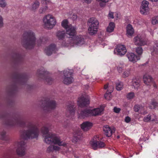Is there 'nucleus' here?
<instances>
[{
  "mask_svg": "<svg viewBox=\"0 0 158 158\" xmlns=\"http://www.w3.org/2000/svg\"><path fill=\"white\" fill-rule=\"evenodd\" d=\"M42 132L44 139L45 142L47 143H53L59 146H62L67 148V144L63 141H61L60 138L55 134L48 132V128L43 127L41 129Z\"/></svg>",
  "mask_w": 158,
  "mask_h": 158,
  "instance_id": "nucleus-1",
  "label": "nucleus"
},
{
  "mask_svg": "<svg viewBox=\"0 0 158 158\" xmlns=\"http://www.w3.org/2000/svg\"><path fill=\"white\" fill-rule=\"evenodd\" d=\"M35 42L34 34L32 32L29 31L24 33L22 43L26 48H32L35 45Z\"/></svg>",
  "mask_w": 158,
  "mask_h": 158,
  "instance_id": "nucleus-2",
  "label": "nucleus"
},
{
  "mask_svg": "<svg viewBox=\"0 0 158 158\" xmlns=\"http://www.w3.org/2000/svg\"><path fill=\"white\" fill-rule=\"evenodd\" d=\"M104 110V107L102 106L99 108L93 109H87L81 111H78V118H84L89 116H96L102 114Z\"/></svg>",
  "mask_w": 158,
  "mask_h": 158,
  "instance_id": "nucleus-3",
  "label": "nucleus"
},
{
  "mask_svg": "<svg viewBox=\"0 0 158 158\" xmlns=\"http://www.w3.org/2000/svg\"><path fill=\"white\" fill-rule=\"evenodd\" d=\"M43 22L45 27L49 29L52 28L56 23L55 18L50 14H47L44 16Z\"/></svg>",
  "mask_w": 158,
  "mask_h": 158,
  "instance_id": "nucleus-4",
  "label": "nucleus"
},
{
  "mask_svg": "<svg viewBox=\"0 0 158 158\" xmlns=\"http://www.w3.org/2000/svg\"><path fill=\"white\" fill-rule=\"evenodd\" d=\"M38 135V129L36 127L32 126L29 130L22 133L21 137L24 139H32L37 137Z\"/></svg>",
  "mask_w": 158,
  "mask_h": 158,
  "instance_id": "nucleus-5",
  "label": "nucleus"
},
{
  "mask_svg": "<svg viewBox=\"0 0 158 158\" xmlns=\"http://www.w3.org/2000/svg\"><path fill=\"white\" fill-rule=\"evenodd\" d=\"M89 33L91 35L96 34L98 31L99 23L97 20L94 18H90L88 21Z\"/></svg>",
  "mask_w": 158,
  "mask_h": 158,
  "instance_id": "nucleus-6",
  "label": "nucleus"
},
{
  "mask_svg": "<svg viewBox=\"0 0 158 158\" xmlns=\"http://www.w3.org/2000/svg\"><path fill=\"white\" fill-rule=\"evenodd\" d=\"M99 140V136L97 135L95 136L90 142V144L93 149L96 150L105 147L106 145L104 143Z\"/></svg>",
  "mask_w": 158,
  "mask_h": 158,
  "instance_id": "nucleus-7",
  "label": "nucleus"
},
{
  "mask_svg": "<svg viewBox=\"0 0 158 158\" xmlns=\"http://www.w3.org/2000/svg\"><path fill=\"white\" fill-rule=\"evenodd\" d=\"M62 26L66 30L67 33L70 36H74L76 33V28L71 25H68V22L67 19L63 20L61 23Z\"/></svg>",
  "mask_w": 158,
  "mask_h": 158,
  "instance_id": "nucleus-8",
  "label": "nucleus"
},
{
  "mask_svg": "<svg viewBox=\"0 0 158 158\" xmlns=\"http://www.w3.org/2000/svg\"><path fill=\"white\" fill-rule=\"evenodd\" d=\"M145 38L144 34L143 33L139 34L134 38L133 42L137 45L144 46L147 44V41Z\"/></svg>",
  "mask_w": 158,
  "mask_h": 158,
  "instance_id": "nucleus-9",
  "label": "nucleus"
},
{
  "mask_svg": "<svg viewBox=\"0 0 158 158\" xmlns=\"http://www.w3.org/2000/svg\"><path fill=\"white\" fill-rule=\"evenodd\" d=\"M70 40L69 44L70 46H81L84 43V38L81 35L73 37Z\"/></svg>",
  "mask_w": 158,
  "mask_h": 158,
  "instance_id": "nucleus-10",
  "label": "nucleus"
},
{
  "mask_svg": "<svg viewBox=\"0 0 158 158\" xmlns=\"http://www.w3.org/2000/svg\"><path fill=\"white\" fill-rule=\"evenodd\" d=\"M77 102L78 106L81 107L88 104L89 103V96L86 94L82 95L78 98Z\"/></svg>",
  "mask_w": 158,
  "mask_h": 158,
  "instance_id": "nucleus-11",
  "label": "nucleus"
},
{
  "mask_svg": "<svg viewBox=\"0 0 158 158\" xmlns=\"http://www.w3.org/2000/svg\"><path fill=\"white\" fill-rule=\"evenodd\" d=\"M64 77L63 79V82L65 84L68 85L72 83L73 81L72 76V72L69 70L64 71Z\"/></svg>",
  "mask_w": 158,
  "mask_h": 158,
  "instance_id": "nucleus-12",
  "label": "nucleus"
},
{
  "mask_svg": "<svg viewBox=\"0 0 158 158\" xmlns=\"http://www.w3.org/2000/svg\"><path fill=\"white\" fill-rule=\"evenodd\" d=\"M18 148L16 150V153L19 156H24L26 154L25 143L24 142H21L18 143Z\"/></svg>",
  "mask_w": 158,
  "mask_h": 158,
  "instance_id": "nucleus-13",
  "label": "nucleus"
},
{
  "mask_svg": "<svg viewBox=\"0 0 158 158\" xmlns=\"http://www.w3.org/2000/svg\"><path fill=\"white\" fill-rule=\"evenodd\" d=\"M127 52L125 46L123 45H118L114 50V53L120 56L124 55Z\"/></svg>",
  "mask_w": 158,
  "mask_h": 158,
  "instance_id": "nucleus-14",
  "label": "nucleus"
},
{
  "mask_svg": "<svg viewBox=\"0 0 158 158\" xmlns=\"http://www.w3.org/2000/svg\"><path fill=\"white\" fill-rule=\"evenodd\" d=\"M143 81L145 84L147 85H152L154 87L156 88L157 85L154 81L153 79L150 76L145 75L143 76Z\"/></svg>",
  "mask_w": 158,
  "mask_h": 158,
  "instance_id": "nucleus-15",
  "label": "nucleus"
},
{
  "mask_svg": "<svg viewBox=\"0 0 158 158\" xmlns=\"http://www.w3.org/2000/svg\"><path fill=\"white\" fill-rule=\"evenodd\" d=\"M149 2L147 1H143L142 2L141 8L140 10L141 13L143 15H146L149 11L148 6Z\"/></svg>",
  "mask_w": 158,
  "mask_h": 158,
  "instance_id": "nucleus-16",
  "label": "nucleus"
},
{
  "mask_svg": "<svg viewBox=\"0 0 158 158\" xmlns=\"http://www.w3.org/2000/svg\"><path fill=\"white\" fill-rule=\"evenodd\" d=\"M129 61L135 63L140 59L139 56H137L135 54L132 52H128L126 55Z\"/></svg>",
  "mask_w": 158,
  "mask_h": 158,
  "instance_id": "nucleus-17",
  "label": "nucleus"
},
{
  "mask_svg": "<svg viewBox=\"0 0 158 158\" xmlns=\"http://www.w3.org/2000/svg\"><path fill=\"white\" fill-rule=\"evenodd\" d=\"M75 107L73 103L69 104L67 106L66 116L67 117L72 116L75 113Z\"/></svg>",
  "mask_w": 158,
  "mask_h": 158,
  "instance_id": "nucleus-18",
  "label": "nucleus"
},
{
  "mask_svg": "<svg viewBox=\"0 0 158 158\" xmlns=\"http://www.w3.org/2000/svg\"><path fill=\"white\" fill-rule=\"evenodd\" d=\"M103 131L105 135L107 137H110L112 135L114 131L112 130L108 126L105 125L103 128Z\"/></svg>",
  "mask_w": 158,
  "mask_h": 158,
  "instance_id": "nucleus-19",
  "label": "nucleus"
},
{
  "mask_svg": "<svg viewBox=\"0 0 158 158\" xmlns=\"http://www.w3.org/2000/svg\"><path fill=\"white\" fill-rule=\"evenodd\" d=\"M56 49L55 45L54 44H51L50 46L46 48L45 50V52L48 56L50 55L53 52L56 51Z\"/></svg>",
  "mask_w": 158,
  "mask_h": 158,
  "instance_id": "nucleus-20",
  "label": "nucleus"
},
{
  "mask_svg": "<svg viewBox=\"0 0 158 158\" xmlns=\"http://www.w3.org/2000/svg\"><path fill=\"white\" fill-rule=\"evenodd\" d=\"M92 126V123L89 122H85L81 124V127L83 130L87 131L90 129Z\"/></svg>",
  "mask_w": 158,
  "mask_h": 158,
  "instance_id": "nucleus-21",
  "label": "nucleus"
},
{
  "mask_svg": "<svg viewBox=\"0 0 158 158\" xmlns=\"http://www.w3.org/2000/svg\"><path fill=\"white\" fill-rule=\"evenodd\" d=\"M134 33V31L132 26L130 24L127 25V27L126 35L128 37H131Z\"/></svg>",
  "mask_w": 158,
  "mask_h": 158,
  "instance_id": "nucleus-22",
  "label": "nucleus"
},
{
  "mask_svg": "<svg viewBox=\"0 0 158 158\" xmlns=\"http://www.w3.org/2000/svg\"><path fill=\"white\" fill-rule=\"evenodd\" d=\"M56 106V104L54 101H51L47 102L46 103V108L48 109H53L55 108Z\"/></svg>",
  "mask_w": 158,
  "mask_h": 158,
  "instance_id": "nucleus-23",
  "label": "nucleus"
},
{
  "mask_svg": "<svg viewBox=\"0 0 158 158\" xmlns=\"http://www.w3.org/2000/svg\"><path fill=\"white\" fill-rule=\"evenodd\" d=\"M140 80L138 78H134L133 79L132 85L135 89H137L140 86Z\"/></svg>",
  "mask_w": 158,
  "mask_h": 158,
  "instance_id": "nucleus-24",
  "label": "nucleus"
},
{
  "mask_svg": "<svg viewBox=\"0 0 158 158\" xmlns=\"http://www.w3.org/2000/svg\"><path fill=\"white\" fill-rule=\"evenodd\" d=\"M115 27V24L113 22L110 23L106 28L107 32L111 33L113 31Z\"/></svg>",
  "mask_w": 158,
  "mask_h": 158,
  "instance_id": "nucleus-25",
  "label": "nucleus"
},
{
  "mask_svg": "<svg viewBox=\"0 0 158 158\" xmlns=\"http://www.w3.org/2000/svg\"><path fill=\"white\" fill-rule=\"evenodd\" d=\"M60 148L58 146L50 145L47 149L48 152H52L54 151H58L60 149Z\"/></svg>",
  "mask_w": 158,
  "mask_h": 158,
  "instance_id": "nucleus-26",
  "label": "nucleus"
},
{
  "mask_svg": "<svg viewBox=\"0 0 158 158\" xmlns=\"http://www.w3.org/2000/svg\"><path fill=\"white\" fill-rule=\"evenodd\" d=\"M118 72L121 73L123 67V63L122 62H117L115 64Z\"/></svg>",
  "mask_w": 158,
  "mask_h": 158,
  "instance_id": "nucleus-27",
  "label": "nucleus"
},
{
  "mask_svg": "<svg viewBox=\"0 0 158 158\" xmlns=\"http://www.w3.org/2000/svg\"><path fill=\"white\" fill-rule=\"evenodd\" d=\"M113 90V87H112L110 88V91L108 92H106L105 94L104 97L105 98L108 100H110L112 98V96L111 94V93Z\"/></svg>",
  "mask_w": 158,
  "mask_h": 158,
  "instance_id": "nucleus-28",
  "label": "nucleus"
},
{
  "mask_svg": "<svg viewBox=\"0 0 158 158\" xmlns=\"http://www.w3.org/2000/svg\"><path fill=\"white\" fill-rule=\"evenodd\" d=\"M65 35V32L64 31H58L56 33V36L59 39H62Z\"/></svg>",
  "mask_w": 158,
  "mask_h": 158,
  "instance_id": "nucleus-29",
  "label": "nucleus"
},
{
  "mask_svg": "<svg viewBox=\"0 0 158 158\" xmlns=\"http://www.w3.org/2000/svg\"><path fill=\"white\" fill-rule=\"evenodd\" d=\"M97 1L99 2V5L101 7H105L106 3L110 1V0H96Z\"/></svg>",
  "mask_w": 158,
  "mask_h": 158,
  "instance_id": "nucleus-30",
  "label": "nucleus"
},
{
  "mask_svg": "<svg viewBox=\"0 0 158 158\" xmlns=\"http://www.w3.org/2000/svg\"><path fill=\"white\" fill-rule=\"evenodd\" d=\"M81 137V135H80L75 134L73 136L72 141L73 143H76L79 140Z\"/></svg>",
  "mask_w": 158,
  "mask_h": 158,
  "instance_id": "nucleus-31",
  "label": "nucleus"
},
{
  "mask_svg": "<svg viewBox=\"0 0 158 158\" xmlns=\"http://www.w3.org/2000/svg\"><path fill=\"white\" fill-rule=\"evenodd\" d=\"M131 69H128L126 70L123 73L122 76L124 78H126L128 77L130 74Z\"/></svg>",
  "mask_w": 158,
  "mask_h": 158,
  "instance_id": "nucleus-32",
  "label": "nucleus"
},
{
  "mask_svg": "<svg viewBox=\"0 0 158 158\" xmlns=\"http://www.w3.org/2000/svg\"><path fill=\"white\" fill-rule=\"evenodd\" d=\"M123 84L120 81H118L116 83V88L118 90H121L123 88Z\"/></svg>",
  "mask_w": 158,
  "mask_h": 158,
  "instance_id": "nucleus-33",
  "label": "nucleus"
},
{
  "mask_svg": "<svg viewBox=\"0 0 158 158\" xmlns=\"http://www.w3.org/2000/svg\"><path fill=\"white\" fill-rule=\"evenodd\" d=\"M40 5V2L37 1H35L33 3L32 9L33 10H35L38 8Z\"/></svg>",
  "mask_w": 158,
  "mask_h": 158,
  "instance_id": "nucleus-34",
  "label": "nucleus"
},
{
  "mask_svg": "<svg viewBox=\"0 0 158 158\" xmlns=\"http://www.w3.org/2000/svg\"><path fill=\"white\" fill-rule=\"evenodd\" d=\"M135 94L133 92H130L127 95V98L128 99H132L135 97Z\"/></svg>",
  "mask_w": 158,
  "mask_h": 158,
  "instance_id": "nucleus-35",
  "label": "nucleus"
},
{
  "mask_svg": "<svg viewBox=\"0 0 158 158\" xmlns=\"http://www.w3.org/2000/svg\"><path fill=\"white\" fill-rule=\"evenodd\" d=\"M139 112L143 115L145 114L147 112L145 110V108L142 106H140V109Z\"/></svg>",
  "mask_w": 158,
  "mask_h": 158,
  "instance_id": "nucleus-36",
  "label": "nucleus"
},
{
  "mask_svg": "<svg viewBox=\"0 0 158 158\" xmlns=\"http://www.w3.org/2000/svg\"><path fill=\"white\" fill-rule=\"evenodd\" d=\"M7 3L6 0H0V6L2 8L6 7Z\"/></svg>",
  "mask_w": 158,
  "mask_h": 158,
  "instance_id": "nucleus-37",
  "label": "nucleus"
},
{
  "mask_svg": "<svg viewBox=\"0 0 158 158\" xmlns=\"http://www.w3.org/2000/svg\"><path fill=\"white\" fill-rule=\"evenodd\" d=\"M158 106V103L155 101H152L151 103L150 107L151 109H154Z\"/></svg>",
  "mask_w": 158,
  "mask_h": 158,
  "instance_id": "nucleus-38",
  "label": "nucleus"
},
{
  "mask_svg": "<svg viewBox=\"0 0 158 158\" xmlns=\"http://www.w3.org/2000/svg\"><path fill=\"white\" fill-rule=\"evenodd\" d=\"M143 49L141 47H137L136 49V52L139 55H141L143 53Z\"/></svg>",
  "mask_w": 158,
  "mask_h": 158,
  "instance_id": "nucleus-39",
  "label": "nucleus"
},
{
  "mask_svg": "<svg viewBox=\"0 0 158 158\" xmlns=\"http://www.w3.org/2000/svg\"><path fill=\"white\" fill-rule=\"evenodd\" d=\"M151 121L156 122L158 121V118L154 114H150Z\"/></svg>",
  "mask_w": 158,
  "mask_h": 158,
  "instance_id": "nucleus-40",
  "label": "nucleus"
},
{
  "mask_svg": "<svg viewBox=\"0 0 158 158\" xmlns=\"http://www.w3.org/2000/svg\"><path fill=\"white\" fill-rule=\"evenodd\" d=\"M150 114L145 116L143 118V121L144 122H147L151 121Z\"/></svg>",
  "mask_w": 158,
  "mask_h": 158,
  "instance_id": "nucleus-41",
  "label": "nucleus"
},
{
  "mask_svg": "<svg viewBox=\"0 0 158 158\" xmlns=\"http://www.w3.org/2000/svg\"><path fill=\"white\" fill-rule=\"evenodd\" d=\"M46 41V39L44 38H42L40 39V40H37L36 41V43L37 44L38 46H39L40 44V43H44Z\"/></svg>",
  "mask_w": 158,
  "mask_h": 158,
  "instance_id": "nucleus-42",
  "label": "nucleus"
},
{
  "mask_svg": "<svg viewBox=\"0 0 158 158\" xmlns=\"http://www.w3.org/2000/svg\"><path fill=\"white\" fill-rule=\"evenodd\" d=\"M152 23L153 25L158 23V17L153 18L152 20Z\"/></svg>",
  "mask_w": 158,
  "mask_h": 158,
  "instance_id": "nucleus-43",
  "label": "nucleus"
},
{
  "mask_svg": "<svg viewBox=\"0 0 158 158\" xmlns=\"http://www.w3.org/2000/svg\"><path fill=\"white\" fill-rule=\"evenodd\" d=\"M6 132L5 131H3L0 133V138L2 139H4L5 137Z\"/></svg>",
  "mask_w": 158,
  "mask_h": 158,
  "instance_id": "nucleus-44",
  "label": "nucleus"
},
{
  "mask_svg": "<svg viewBox=\"0 0 158 158\" xmlns=\"http://www.w3.org/2000/svg\"><path fill=\"white\" fill-rule=\"evenodd\" d=\"M48 9V7L45 6L43 8H41L39 10V12L41 13H43L44 12Z\"/></svg>",
  "mask_w": 158,
  "mask_h": 158,
  "instance_id": "nucleus-45",
  "label": "nucleus"
},
{
  "mask_svg": "<svg viewBox=\"0 0 158 158\" xmlns=\"http://www.w3.org/2000/svg\"><path fill=\"white\" fill-rule=\"evenodd\" d=\"M121 110V109L117 107H114L113 109L114 111L116 113H119Z\"/></svg>",
  "mask_w": 158,
  "mask_h": 158,
  "instance_id": "nucleus-46",
  "label": "nucleus"
},
{
  "mask_svg": "<svg viewBox=\"0 0 158 158\" xmlns=\"http://www.w3.org/2000/svg\"><path fill=\"white\" fill-rule=\"evenodd\" d=\"M66 153H69L74 154V151L72 150L71 148H69L68 150H66Z\"/></svg>",
  "mask_w": 158,
  "mask_h": 158,
  "instance_id": "nucleus-47",
  "label": "nucleus"
},
{
  "mask_svg": "<svg viewBox=\"0 0 158 158\" xmlns=\"http://www.w3.org/2000/svg\"><path fill=\"white\" fill-rule=\"evenodd\" d=\"M139 109H140V105H135L134 108V110L135 112H139Z\"/></svg>",
  "mask_w": 158,
  "mask_h": 158,
  "instance_id": "nucleus-48",
  "label": "nucleus"
},
{
  "mask_svg": "<svg viewBox=\"0 0 158 158\" xmlns=\"http://www.w3.org/2000/svg\"><path fill=\"white\" fill-rule=\"evenodd\" d=\"M3 27V19L2 17L0 16V28Z\"/></svg>",
  "mask_w": 158,
  "mask_h": 158,
  "instance_id": "nucleus-49",
  "label": "nucleus"
},
{
  "mask_svg": "<svg viewBox=\"0 0 158 158\" xmlns=\"http://www.w3.org/2000/svg\"><path fill=\"white\" fill-rule=\"evenodd\" d=\"M131 121V118L128 116H127L125 118V121L127 123H128Z\"/></svg>",
  "mask_w": 158,
  "mask_h": 158,
  "instance_id": "nucleus-50",
  "label": "nucleus"
},
{
  "mask_svg": "<svg viewBox=\"0 0 158 158\" xmlns=\"http://www.w3.org/2000/svg\"><path fill=\"white\" fill-rule=\"evenodd\" d=\"M114 13L111 12H110L108 15L109 17L112 19H113L114 18Z\"/></svg>",
  "mask_w": 158,
  "mask_h": 158,
  "instance_id": "nucleus-51",
  "label": "nucleus"
},
{
  "mask_svg": "<svg viewBox=\"0 0 158 158\" xmlns=\"http://www.w3.org/2000/svg\"><path fill=\"white\" fill-rule=\"evenodd\" d=\"M158 52V47L157 48H154L153 51H152V53L153 54L154 53H156Z\"/></svg>",
  "mask_w": 158,
  "mask_h": 158,
  "instance_id": "nucleus-52",
  "label": "nucleus"
},
{
  "mask_svg": "<svg viewBox=\"0 0 158 158\" xmlns=\"http://www.w3.org/2000/svg\"><path fill=\"white\" fill-rule=\"evenodd\" d=\"M77 15H73L72 17V19L73 20L76 19H77Z\"/></svg>",
  "mask_w": 158,
  "mask_h": 158,
  "instance_id": "nucleus-53",
  "label": "nucleus"
},
{
  "mask_svg": "<svg viewBox=\"0 0 158 158\" xmlns=\"http://www.w3.org/2000/svg\"><path fill=\"white\" fill-rule=\"evenodd\" d=\"M84 2L87 3H90L91 2L92 0H83Z\"/></svg>",
  "mask_w": 158,
  "mask_h": 158,
  "instance_id": "nucleus-54",
  "label": "nucleus"
},
{
  "mask_svg": "<svg viewBox=\"0 0 158 158\" xmlns=\"http://www.w3.org/2000/svg\"><path fill=\"white\" fill-rule=\"evenodd\" d=\"M49 2V1L47 0H43V3H45L46 4H47Z\"/></svg>",
  "mask_w": 158,
  "mask_h": 158,
  "instance_id": "nucleus-55",
  "label": "nucleus"
},
{
  "mask_svg": "<svg viewBox=\"0 0 158 158\" xmlns=\"http://www.w3.org/2000/svg\"><path fill=\"white\" fill-rule=\"evenodd\" d=\"M108 87V85L107 84L105 85L104 86V89H106Z\"/></svg>",
  "mask_w": 158,
  "mask_h": 158,
  "instance_id": "nucleus-56",
  "label": "nucleus"
}]
</instances>
